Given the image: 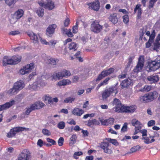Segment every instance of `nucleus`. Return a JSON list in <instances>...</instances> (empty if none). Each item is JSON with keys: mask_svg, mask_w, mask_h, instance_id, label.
<instances>
[{"mask_svg": "<svg viewBox=\"0 0 160 160\" xmlns=\"http://www.w3.org/2000/svg\"><path fill=\"white\" fill-rule=\"evenodd\" d=\"M100 123L98 120L93 119L88 120L87 125L89 126H91L94 125H98Z\"/></svg>", "mask_w": 160, "mask_h": 160, "instance_id": "nucleus-32", "label": "nucleus"}, {"mask_svg": "<svg viewBox=\"0 0 160 160\" xmlns=\"http://www.w3.org/2000/svg\"><path fill=\"white\" fill-rule=\"evenodd\" d=\"M140 132L142 134V136H146L147 134V130L146 129H142L141 130H139Z\"/></svg>", "mask_w": 160, "mask_h": 160, "instance_id": "nucleus-58", "label": "nucleus"}, {"mask_svg": "<svg viewBox=\"0 0 160 160\" xmlns=\"http://www.w3.org/2000/svg\"><path fill=\"white\" fill-rule=\"evenodd\" d=\"M30 157V153L27 149L23 150L19 155L17 160H29Z\"/></svg>", "mask_w": 160, "mask_h": 160, "instance_id": "nucleus-7", "label": "nucleus"}, {"mask_svg": "<svg viewBox=\"0 0 160 160\" xmlns=\"http://www.w3.org/2000/svg\"><path fill=\"white\" fill-rule=\"evenodd\" d=\"M14 86L18 91L22 89L24 87V84L22 81H19L15 83Z\"/></svg>", "mask_w": 160, "mask_h": 160, "instance_id": "nucleus-21", "label": "nucleus"}, {"mask_svg": "<svg viewBox=\"0 0 160 160\" xmlns=\"http://www.w3.org/2000/svg\"><path fill=\"white\" fill-rule=\"evenodd\" d=\"M127 123H125L121 129V131L122 132H126L127 130Z\"/></svg>", "mask_w": 160, "mask_h": 160, "instance_id": "nucleus-51", "label": "nucleus"}, {"mask_svg": "<svg viewBox=\"0 0 160 160\" xmlns=\"http://www.w3.org/2000/svg\"><path fill=\"white\" fill-rule=\"evenodd\" d=\"M45 85V82L41 78H38L37 81L34 82L32 86V88L34 90H38L41 87Z\"/></svg>", "mask_w": 160, "mask_h": 160, "instance_id": "nucleus-12", "label": "nucleus"}, {"mask_svg": "<svg viewBox=\"0 0 160 160\" xmlns=\"http://www.w3.org/2000/svg\"><path fill=\"white\" fill-rule=\"evenodd\" d=\"M152 87L150 86L146 85L140 91L142 92H149L151 89Z\"/></svg>", "mask_w": 160, "mask_h": 160, "instance_id": "nucleus-37", "label": "nucleus"}, {"mask_svg": "<svg viewBox=\"0 0 160 160\" xmlns=\"http://www.w3.org/2000/svg\"><path fill=\"white\" fill-rule=\"evenodd\" d=\"M140 122L136 119H133L132 121V126L136 127L140 125Z\"/></svg>", "mask_w": 160, "mask_h": 160, "instance_id": "nucleus-41", "label": "nucleus"}, {"mask_svg": "<svg viewBox=\"0 0 160 160\" xmlns=\"http://www.w3.org/2000/svg\"><path fill=\"white\" fill-rule=\"evenodd\" d=\"M65 123L63 121H61L58 123L57 125V127L61 129H63L65 127Z\"/></svg>", "mask_w": 160, "mask_h": 160, "instance_id": "nucleus-39", "label": "nucleus"}, {"mask_svg": "<svg viewBox=\"0 0 160 160\" xmlns=\"http://www.w3.org/2000/svg\"><path fill=\"white\" fill-rule=\"evenodd\" d=\"M52 77V79H61L64 77V74L62 71L60 72L54 73Z\"/></svg>", "mask_w": 160, "mask_h": 160, "instance_id": "nucleus-23", "label": "nucleus"}, {"mask_svg": "<svg viewBox=\"0 0 160 160\" xmlns=\"http://www.w3.org/2000/svg\"><path fill=\"white\" fill-rule=\"evenodd\" d=\"M20 33L18 30L13 31L9 32V34L12 35H16Z\"/></svg>", "mask_w": 160, "mask_h": 160, "instance_id": "nucleus-52", "label": "nucleus"}, {"mask_svg": "<svg viewBox=\"0 0 160 160\" xmlns=\"http://www.w3.org/2000/svg\"><path fill=\"white\" fill-rule=\"evenodd\" d=\"M158 94L156 91L151 92L140 97V101L145 102L152 101L158 96Z\"/></svg>", "mask_w": 160, "mask_h": 160, "instance_id": "nucleus-2", "label": "nucleus"}, {"mask_svg": "<svg viewBox=\"0 0 160 160\" xmlns=\"http://www.w3.org/2000/svg\"><path fill=\"white\" fill-rule=\"evenodd\" d=\"M78 22H77L75 25L73 26L72 28V32L73 33H76L78 32Z\"/></svg>", "mask_w": 160, "mask_h": 160, "instance_id": "nucleus-46", "label": "nucleus"}, {"mask_svg": "<svg viewBox=\"0 0 160 160\" xmlns=\"http://www.w3.org/2000/svg\"><path fill=\"white\" fill-rule=\"evenodd\" d=\"M18 91V90L16 89V88L13 86L12 88L8 91V93L10 95H12L16 94Z\"/></svg>", "mask_w": 160, "mask_h": 160, "instance_id": "nucleus-34", "label": "nucleus"}, {"mask_svg": "<svg viewBox=\"0 0 160 160\" xmlns=\"http://www.w3.org/2000/svg\"><path fill=\"white\" fill-rule=\"evenodd\" d=\"M78 48V44L75 42H72L69 44L68 48L72 51H75Z\"/></svg>", "mask_w": 160, "mask_h": 160, "instance_id": "nucleus-31", "label": "nucleus"}, {"mask_svg": "<svg viewBox=\"0 0 160 160\" xmlns=\"http://www.w3.org/2000/svg\"><path fill=\"white\" fill-rule=\"evenodd\" d=\"M70 20L69 18H67L66 19L64 22V24L65 27H68L69 24Z\"/></svg>", "mask_w": 160, "mask_h": 160, "instance_id": "nucleus-60", "label": "nucleus"}, {"mask_svg": "<svg viewBox=\"0 0 160 160\" xmlns=\"http://www.w3.org/2000/svg\"><path fill=\"white\" fill-rule=\"evenodd\" d=\"M136 109V106L134 105L130 106H125L123 105L121 108V112L132 113L135 111Z\"/></svg>", "mask_w": 160, "mask_h": 160, "instance_id": "nucleus-13", "label": "nucleus"}, {"mask_svg": "<svg viewBox=\"0 0 160 160\" xmlns=\"http://www.w3.org/2000/svg\"><path fill=\"white\" fill-rule=\"evenodd\" d=\"M140 148V147L139 145L134 146L131 148L130 149L131 152L132 153L138 151Z\"/></svg>", "mask_w": 160, "mask_h": 160, "instance_id": "nucleus-42", "label": "nucleus"}, {"mask_svg": "<svg viewBox=\"0 0 160 160\" xmlns=\"http://www.w3.org/2000/svg\"><path fill=\"white\" fill-rule=\"evenodd\" d=\"M109 143L108 142H103L101 143L100 147L102 149L104 152L108 154H111L112 153V150L108 148Z\"/></svg>", "mask_w": 160, "mask_h": 160, "instance_id": "nucleus-16", "label": "nucleus"}, {"mask_svg": "<svg viewBox=\"0 0 160 160\" xmlns=\"http://www.w3.org/2000/svg\"><path fill=\"white\" fill-rule=\"evenodd\" d=\"M155 33L154 34L153 33L152 34H151V35L149 36V38L148 40H150V41L152 42L153 40L155 38Z\"/></svg>", "mask_w": 160, "mask_h": 160, "instance_id": "nucleus-63", "label": "nucleus"}, {"mask_svg": "<svg viewBox=\"0 0 160 160\" xmlns=\"http://www.w3.org/2000/svg\"><path fill=\"white\" fill-rule=\"evenodd\" d=\"M44 10L41 8L38 9L36 12L37 13L40 17H42L43 15Z\"/></svg>", "mask_w": 160, "mask_h": 160, "instance_id": "nucleus-38", "label": "nucleus"}, {"mask_svg": "<svg viewBox=\"0 0 160 160\" xmlns=\"http://www.w3.org/2000/svg\"><path fill=\"white\" fill-rule=\"evenodd\" d=\"M110 78L108 77L105 78L102 82H101L100 83V85L101 86L107 85L108 83V81L110 80Z\"/></svg>", "mask_w": 160, "mask_h": 160, "instance_id": "nucleus-44", "label": "nucleus"}, {"mask_svg": "<svg viewBox=\"0 0 160 160\" xmlns=\"http://www.w3.org/2000/svg\"><path fill=\"white\" fill-rule=\"evenodd\" d=\"M159 78L158 75L156 74H153L148 76L147 78L148 80L151 83H154L158 82Z\"/></svg>", "mask_w": 160, "mask_h": 160, "instance_id": "nucleus-18", "label": "nucleus"}, {"mask_svg": "<svg viewBox=\"0 0 160 160\" xmlns=\"http://www.w3.org/2000/svg\"><path fill=\"white\" fill-rule=\"evenodd\" d=\"M109 19L113 23L115 24L118 22V19L116 13L111 15L109 18Z\"/></svg>", "mask_w": 160, "mask_h": 160, "instance_id": "nucleus-29", "label": "nucleus"}, {"mask_svg": "<svg viewBox=\"0 0 160 160\" xmlns=\"http://www.w3.org/2000/svg\"><path fill=\"white\" fill-rule=\"evenodd\" d=\"M132 83V80L130 78H128L123 81L122 83V86L123 88H126L130 85Z\"/></svg>", "mask_w": 160, "mask_h": 160, "instance_id": "nucleus-27", "label": "nucleus"}, {"mask_svg": "<svg viewBox=\"0 0 160 160\" xmlns=\"http://www.w3.org/2000/svg\"><path fill=\"white\" fill-rule=\"evenodd\" d=\"M105 139L108 141L115 145H117L118 144L117 141L115 139H112L110 138H106Z\"/></svg>", "mask_w": 160, "mask_h": 160, "instance_id": "nucleus-40", "label": "nucleus"}, {"mask_svg": "<svg viewBox=\"0 0 160 160\" xmlns=\"http://www.w3.org/2000/svg\"><path fill=\"white\" fill-rule=\"evenodd\" d=\"M82 154V152H76L74 154L73 157L77 159L78 158V156H80Z\"/></svg>", "mask_w": 160, "mask_h": 160, "instance_id": "nucleus-49", "label": "nucleus"}, {"mask_svg": "<svg viewBox=\"0 0 160 160\" xmlns=\"http://www.w3.org/2000/svg\"><path fill=\"white\" fill-rule=\"evenodd\" d=\"M123 21L125 23H128L129 21V17L127 15L123 16L122 17Z\"/></svg>", "mask_w": 160, "mask_h": 160, "instance_id": "nucleus-48", "label": "nucleus"}, {"mask_svg": "<svg viewBox=\"0 0 160 160\" xmlns=\"http://www.w3.org/2000/svg\"><path fill=\"white\" fill-rule=\"evenodd\" d=\"M75 98L72 97H69L66 98L64 101V102L65 103H71L74 101Z\"/></svg>", "mask_w": 160, "mask_h": 160, "instance_id": "nucleus-35", "label": "nucleus"}, {"mask_svg": "<svg viewBox=\"0 0 160 160\" xmlns=\"http://www.w3.org/2000/svg\"><path fill=\"white\" fill-rule=\"evenodd\" d=\"M27 34L31 39L33 41V42L37 43L38 42V37L36 34L32 32H28Z\"/></svg>", "mask_w": 160, "mask_h": 160, "instance_id": "nucleus-19", "label": "nucleus"}, {"mask_svg": "<svg viewBox=\"0 0 160 160\" xmlns=\"http://www.w3.org/2000/svg\"><path fill=\"white\" fill-rule=\"evenodd\" d=\"M93 157L92 156H87L85 159V160H93Z\"/></svg>", "mask_w": 160, "mask_h": 160, "instance_id": "nucleus-64", "label": "nucleus"}, {"mask_svg": "<svg viewBox=\"0 0 160 160\" xmlns=\"http://www.w3.org/2000/svg\"><path fill=\"white\" fill-rule=\"evenodd\" d=\"M24 12L21 9H19L16 11L14 14V18L16 19H19L23 15Z\"/></svg>", "mask_w": 160, "mask_h": 160, "instance_id": "nucleus-24", "label": "nucleus"}, {"mask_svg": "<svg viewBox=\"0 0 160 160\" xmlns=\"http://www.w3.org/2000/svg\"><path fill=\"white\" fill-rule=\"evenodd\" d=\"M99 120L101 122L102 125H108L107 119L99 118Z\"/></svg>", "mask_w": 160, "mask_h": 160, "instance_id": "nucleus-50", "label": "nucleus"}, {"mask_svg": "<svg viewBox=\"0 0 160 160\" xmlns=\"http://www.w3.org/2000/svg\"><path fill=\"white\" fill-rule=\"evenodd\" d=\"M114 93L116 95L118 93V91L115 87H110L105 89L102 93V98L103 100H106L109 97L111 94Z\"/></svg>", "mask_w": 160, "mask_h": 160, "instance_id": "nucleus-4", "label": "nucleus"}, {"mask_svg": "<svg viewBox=\"0 0 160 160\" xmlns=\"http://www.w3.org/2000/svg\"><path fill=\"white\" fill-rule=\"evenodd\" d=\"M58 61V59H55L53 58H50L48 59V63L49 64L54 65H56V63Z\"/></svg>", "mask_w": 160, "mask_h": 160, "instance_id": "nucleus-33", "label": "nucleus"}, {"mask_svg": "<svg viewBox=\"0 0 160 160\" xmlns=\"http://www.w3.org/2000/svg\"><path fill=\"white\" fill-rule=\"evenodd\" d=\"M33 110H34V109L32 107V105H31L30 107L27 108H26V110L25 112V114L27 115H28Z\"/></svg>", "mask_w": 160, "mask_h": 160, "instance_id": "nucleus-45", "label": "nucleus"}, {"mask_svg": "<svg viewBox=\"0 0 160 160\" xmlns=\"http://www.w3.org/2000/svg\"><path fill=\"white\" fill-rule=\"evenodd\" d=\"M64 139L62 137H60L58 139V143L59 146H62L63 143Z\"/></svg>", "mask_w": 160, "mask_h": 160, "instance_id": "nucleus-53", "label": "nucleus"}, {"mask_svg": "<svg viewBox=\"0 0 160 160\" xmlns=\"http://www.w3.org/2000/svg\"><path fill=\"white\" fill-rule=\"evenodd\" d=\"M34 67L33 63H31L21 68L19 71V73L22 75L28 73L31 71Z\"/></svg>", "mask_w": 160, "mask_h": 160, "instance_id": "nucleus-8", "label": "nucleus"}, {"mask_svg": "<svg viewBox=\"0 0 160 160\" xmlns=\"http://www.w3.org/2000/svg\"><path fill=\"white\" fill-rule=\"evenodd\" d=\"M83 110L78 108H74L72 111V113L73 115L80 116L84 113Z\"/></svg>", "mask_w": 160, "mask_h": 160, "instance_id": "nucleus-25", "label": "nucleus"}, {"mask_svg": "<svg viewBox=\"0 0 160 160\" xmlns=\"http://www.w3.org/2000/svg\"><path fill=\"white\" fill-rule=\"evenodd\" d=\"M66 34L68 37H72L73 36V35L71 32V30L70 29L68 30V31L66 33Z\"/></svg>", "mask_w": 160, "mask_h": 160, "instance_id": "nucleus-62", "label": "nucleus"}, {"mask_svg": "<svg viewBox=\"0 0 160 160\" xmlns=\"http://www.w3.org/2000/svg\"><path fill=\"white\" fill-rule=\"evenodd\" d=\"M154 137V136H151L150 138H152L151 140H150L149 138L147 137H143L141 139L143 140V141L145 143L148 144L151 143L155 141V140L153 139Z\"/></svg>", "mask_w": 160, "mask_h": 160, "instance_id": "nucleus-28", "label": "nucleus"}, {"mask_svg": "<svg viewBox=\"0 0 160 160\" xmlns=\"http://www.w3.org/2000/svg\"><path fill=\"white\" fill-rule=\"evenodd\" d=\"M144 58L142 56H140L138 59V62L133 71L134 72H138L142 69L144 63Z\"/></svg>", "mask_w": 160, "mask_h": 160, "instance_id": "nucleus-6", "label": "nucleus"}, {"mask_svg": "<svg viewBox=\"0 0 160 160\" xmlns=\"http://www.w3.org/2000/svg\"><path fill=\"white\" fill-rule=\"evenodd\" d=\"M37 144L40 147H42L44 144L43 141L41 139H39L38 141Z\"/></svg>", "mask_w": 160, "mask_h": 160, "instance_id": "nucleus-56", "label": "nucleus"}, {"mask_svg": "<svg viewBox=\"0 0 160 160\" xmlns=\"http://www.w3.org/2000/svg\"><path fill=\"white\" fill-rule=\"evenodd\" d=\"M71 82L68 79H63L58 83V85L59 86H65L70 84Z\"/></svg>", "mask_w": 160, "mask_h": 160, "instance_id": "nucleus-30", "label": "nucleus"}, {"mask_svg": "<svg viewBox=\"0 0 160 160\" xmlns=\"http://www.w3.org/2000/svg\"><path fill=\"white\" fill-rule=\"evenodd\" d=\"M47 141L48 142L52 143L53 145L56 144V142L55 140L49 138H47Z\"/></svg>", "mask_w": 160, "mask_h": 160, "instance_id": "nucleus-54", "label": "nucleus"}, {"mask_svg": "<svg viewBox=\"0 0 160 160\" xmlns=\"http://www.w3.org/2000/svg\"><path fill=\"white\" fill-rule=\"evenodd\" d=\"M88 5L89 6V8L96 11H98L100 7L99 2L97 0L95 2L92 3H88Z\"/></svg>", "mask_w": 160, "mask_h": 160, "instance_id": "nucleus-15", "label": "nucleus"}, {"mask_svg": "<svg viewBox=\"0 0 160 160\" xmlns=\"http://www.w3.org/2000/svg\"><path fill=\"white\" fill-rule=\"evenodd\" d=\"M108 125V124H112L114 121V119L113 118H110L108 119H107Z\"/></svg>", "mask_w": 160, "mask_h": 160, "instance_id": "nucleus-57", "label": "nucleus"}, {"mask_svg": "<svg viewBox=\"0 0 160 160\" xmlns=\"http://www.w3.org/2000/svg\"><path fill=\"white\" fill-rule=\"evenodd\" d=\"M141 5L140 4H137L134 9V13H136L137 12V17L138 19H139L141 18V15L142 13V10L141 8Z\"/></svg>", "mask_w": 160, "mask_h": 160, "instance_id": "nucleus-20", "label": "nucleus"}, {"mask_svg": "<svg viewBox=\"0 0 160 160\" xmlns=\"http://www.w3.org/2000/svg\"><path fill=\"white\" fill-rule=\"evenodd\" d=\"M21 59V57L18 55L13 56L10 58L5 56L3 59V66H5L8 64H17L20 62Z\"/></svg>", "mask_w": 160, "mask_h": 160, "instance_id": "nucleus-1", "label": "nucleus"}, {"mask_svg": "<svg viewBox=\"0 0 160 160\" xmlns=\"http://www.w3.org/2000/svg\"><path fill=\"white\" fill-rule=\"evenodd\" d=\"M160 68V60L157 59L148 62V68L150 72L154 71Z\"/></svg>", "mask_w": 160, "mask_h": 160, "instance_id": "nucleus-3", "label": "nucleus"}, {"mask_svg": "<svg viewBox=\"0 0 160 160\" xmlns=\"http://www.w3.org/2000/svg\"><path fill=\"white\" fill-rule=\"evenodd\" d=\"M28 128L22 127H17L13 128L10 130V131L7 134V137L8 138H11L14 136L16 133L20 131H23Z\"/></svg>", "mask_w": 160, "mask_h": 160, "instance_id": "nucleus-10", "label": "nucleus"}, {"mask_svg": "<svg viewBox=\"0 0 160 160\" xmlns=\"http://www.w3.org/2000/svg\"><path fill=\"white\" fill-rule=\"evenodd\" d=\"M160 48V43L159 42L155 41L154 43L153 49L158 51Z\"/></svg>", "mask_w": 160, "mask_h": 160, "instance_id": "nucleus-36", "label": "nucleus"}, {"mask_svg": "<svg viewBox=\"0 0 160 160\" xmlns=\"http://www.w3.org/2000/svg\"><path fill=\"white\" fill-rule=\"evenodd\" d=\"M31 105L34 110L40 109L45 106L43 103L39 101L36 102Z\"/></svg>", "mask_w": 160, "mask_h": 160, "instance_id": "nucleus-22", "label": "nucleus"}, {"mask_svg": "<svg viewBox=\"0 0 160 160\" xmlns=\"http://www.w3.org/2000/svg\"><path fill=\"white\" fill-rule=\"evenodd\" d=\"M62 72L64 74V77L69 76L71 75V73L69 71L66 70H62Z\"/></svg>", "mask_w": 160, "mask_h": 160, "instance_id": "nucleus-47", "label": "nucleus"}, {"mask_svg": "<svg viewBox=\"0 0 160 160\" xmlns=\"http://www.w3.org/2000/svg\"><path fill=\"white\" fill-rule=\"evenodd\" d=\"M38 3L40 6L49 10H52L55 7L54 3L51 0H48L46 3H45L42 1L38 2Z\"/></svg>", "mask_w": 160, "mask_h": 160, "instance_id": "nucleus-11", "label": "nucleus"}, {"mask_svg": "<svg viewBox=\"0 0 160 160\" xmlns=\"http://www.w3.org/2000/svg\"><path fill=\"white\" fill-rule=\"evenodd\" d=\"M104 27L98 23L93 22L91 24L90 29L92 31L95 33H98L103 29Z\"/></svg>", "mask_w": 160, "mask_h": 160, "instance_id": "nucleus-5", "label": "nucleus"}, {"mask_svg": "<svg viewBox=\"0 0 160 160\" xmlns=\"http://www.w3.org/2000/svg\"><path fill=\"white\" fill-rule=\"evenodd\" d=\"M42 133L43 135L46 136H50L51 134V132L47 129L44 128L42 130Z\"/></svg>", "mask_w": 160, "mask_h": 160, "instance_id": "nucleus-43", "label": "nucleus"}, {"mask_svg": "<svg viewBox=\"0 0 160 160\" xmlns=\"http://www.w3.org/2000/svg\"><path fill=\"white\" fill-rule=\"evenodd\" d=\"M15 103V101L12 100L9 102H6L3 104L0 105V111L7 109L14 105Z\"/></svg>", "mask_w": 160, "mask_h": 160, "instance_id": "nucleus-14", "label": "nucleus"}, {"mask_svg": "<svg viewBox=\"0 0 160 160\" xmlns=\"http://www.w3.org/2000/svg\"><path fill=\"white\" fill-rule=\"evenodd\" d=\"M113 104L116 106L110 110V112H121V108L123 105L121 104L120 101L119 99L117 98H115L113 102Z\"/></svg>", "mask_w": 160, "mask_h": 160, "instance_id": "nucleus-9", "label": "nucleus"}, {"mask_svg": "<svg viewBox=\"0 0 160 160\" xmlns=\"http://www.w3.org/2000/svg\"><path fill=\"white\" fill-rule=\"evenodd\" d=\"M114 71V69L110 68L108 70L102 71L101 72V75L104 78L108 75L112 73Z\"/></svg>", "mask_w": 160, "mask_h": 160, "instance_id": "nucleus-26", "label": "nucleus"}, {"mask_svg": "<svg viewBox=\"0 0 160 160\" xmlns=\"http://www.w3.org/2000/svg\"><path fill=\"white\" fill-rule=\"evenodd\" d=\"M157 0H150L149 5V8H151L153 7L155 3Z\"/></svg>", "mask_w": 160, "mask_h": 160, "instance_id": "nucleus-55", "label": "nucleus"}, {"mask_svg": "<svg viewBox=\"0 0 160 160\" xmlns=\"http://www.w3.org/2000/svg\"><path fill=\"white\" fill-rule=\"evenodd\" d=\"M155 121L153 120H151L149 121L148 123V127H150L155 124Z\"/></svg>", "mask_w": 160, "mask_h": 160, "instance_id": "nucleus-61", "label": "nucleus"}, {"mask_svg": "<svg viewBox=\"0 0 160 160\" xmlns=\"http://www.w3.org/2000/svg\"><path fill=\"white\" fill-rule=\"evenodd\" d=\"M76 135H73L70 138V140L71 142H72L73 143H74L76 141Z\"/></svg>", "mask_w": 160, "mask_h": 160, "instance_id": "nucleus-59", "label": "nucleus"}, {"mask_svg": "<svg viewBox=\"0 0 160 160\" xmlns=\"http://www.w3.org/2000/svg\"><path fill=\"white\" fill-rule=\"evenodd\" d=\"M57 27V25L55 24L49 25L47 29V34L51 37L52 35L54 33L55 30Z\"/></svg>", "mask_w": 160, "mask_h": 160, "instance_id": "nucleus-17", "label": "nucleus"}]
</instances>
